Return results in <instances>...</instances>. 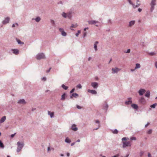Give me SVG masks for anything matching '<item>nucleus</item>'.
<instances>
[{
  "mask_svg": "<svg viewBox=\"0 0 157 157\" xmlns=\"http://www.w3.org/2000/svg\"><path fill=\"white\" fill-rule=\"evenodd\" d=\"M45 58V55L43 53H38L36 56V58L37 60L44 59Z\"/></svg>",
  "mask_w": 157,
  "mask_h": 157,
  "instance_id": "1",
  "label": "nucleus"
},
{
  "mask_svg": "<svg viewBox=\"0 0 157 157\" xmlns=\"http://www.w3.org/2000/svg\"><path fill=\"white\" fill-rule=\"evenodd\" d=\"M123 145V147L125 148L127 147H130L131 145L130 141H123L122 142Z\"/></svg>",
  "mask_w": 157,
  "mask_h": 157,
  "instance_id": "2",
  "label": "nucleus"
},
{
  "mask_svg": "<svg viewBox=\"0 0 157 157\" xmlns=\"http://www.w3.org/2000/svg\"><path fill=\"white\" fill-rule=\"evenodd\" d=\"M91 86L94 89H96L98 86V83L97 82H92L91 83Z\"/></svg>",
  "mask_w": 157,
  "mask_h": 157,
  "instance_id": "3",
  "label": "nucleus"
},
{
  "mask_svg": "<svg viewBox=\"0 0 157 157\" xmlns=\"http://www.w3.org/2000/svg\"><path fill=\"white\" fill-rule=\"evenodd\" d=\"M131 98H128L127 99L128 101H126L125 102V104L126 105H129L132 103Z\"/></svg>",
  "mask_w": 157,
  "mask_h": 157,
  "instance_id": "4",
  "label": "nucleus"
},
{
  "mask_svg": "<svg viewBox=\"0 0 157 157\" xmlns=\"http://www.w3.org/2000/svg\"><path fill=\"white\" fill-rule=\"evenodd\" d=\"M120 70V69L117 67L112 68V73L113 74L115 73H117Z\"/></svg>",
  "mask_w": 157,
  "mask_h": 157,
  "instance_id": "5",
  "label": "nucleus"
},
{
  "mask_svg": "<svg viewBox=\"0 0 157 157\" xmlns=\"http://www.w3.org/2000/svg\"><path fill=\"white\" fill-rule=\"evenodd\" d=\"M146 92V90L143 89H140L139 90L138 93L139 94L142 96Z\"/></svg>",
  "mask_w": 157,
  "mask_h": 157,
  "instance_id": "6",
  "label": "nucleus"
},
{
  "mask_svg": "<svg viewBox=\"0 0 157 157\" xmlns=\"http://www.w3.org/2000/svg\"><path fill=\"white\" fill-rule=\"evenodd\" d=\"M139 101L140 103L143 104H144L146 102L145 99L143 97L140 98L139 100Z\"/></svg>",
  "mask_w": 157,
  "mask_h": 157,
  "instance_id": "7",
  "label": "nucleus"
},
{
  "mask_svg": "<svg viewBox=\"0 0 157 157\" xmlns=\"http://www.w3.org/2000/svg\"><path fill=\"white\" fill-rule=\"evenodd\" d=\"M108 107V105L107 104L106 102H105V104L103 105L102 106L103 109L105 110V112H106L107 110Z\"/></svg>",
  "mask_w": 157,
  "mask_h": 157,
  "instance_id": "8",
  "label": "nucleus"
},
{
  "mask_svg": "<svg viewBox=\"0 0 157 157\" xmlns=\"http://www.w3.org/2000/svg\"><path fill=\"white\" fill-rule=\"evenodd\" d=\"M59 31L61 33L62 35L63 36H66L67 35V33L64 31V29L62 28L59 29Z\"/></svg>",
  "mask_w": 157,
  "mask_h": 157,
  "instance_id": "9",
  "label": "nucleus"
},
{
  "mask_svg": "<svg viewBox=\"0 0 157 157\" xmlns=\"http://www.w3.org/2000/svg\"><path fill=\"white\" fill-rule=\"evenodd\" d=\"M17 103L18 104H26V102L24 99H22L19 100L17 102Z\"/></svg>",
  "mask_w": 157,
  "mask_h": 157,
  "instance_id": "10",
  "label": "nucleus"
},
{
  "mask_svg": "<svg viewBox=\"0 0 157 157\" xmlns=\"http://www.w3.org/2000/svg\"><path fill=\"white\" fill-rule=\"evenodd\" d=\"M78 97V95L76 93H73L72 94L70 95V98L71 99H72L73 97L75 98H77Z\"/></svg>",
  "mask_w": 157,
  "mask_h": 157,
  "instance_id": "11",
  "label": "nucleus"
},
{
  "mask_svg": "<svg viewBox=\"0 0 157 157\" xmlns=\"http://www.w3.org/2000/svg\"><path fill=\"white\" fill-rule=\"evenodd\" d=\"M89 24L90 25H94L96 23H98V21L95 20L89 21H88Z\"/></svg>",
  "mask_w": 157,
  "mask_h": 157,
  "instance_id": "12",
  "label": "nucleus"
},
{
  "mask_svg": "<svg viewBox=\"0 0 157 157\" xmlns=\"http://www.w3.org/2000/svg\"><path fill=\"white\" fill-rule=\"evenodd\" d=\"M87 91L88 92L90 93L93 94H97V92L94 90H90L89 89Z\"/></svg>",
  "mask_w": 157,
  "mask_h": 157,
  "instance_id": "13",
  "label": "nucleus"
},
{
  "mask_svg": "<svg viewBox=\"0 0 157 157\" xmlns=\"http://www.w3.org/2000/svg\"><path fill=\"white\" fill-rule=\"evenodd\" d=\"M24 145V144L23 142H18L17 143V147H20L22 148Z\"/></svg>",
  "mask_w": 157,
  "mask_h": 157,
  "instance_id": "14",
  "label": "nucleus"
},
{
  "mask_svg": "<svg viewBox=\"0 0 157 157\" xmlns=\"http://www.w3.org/2000/svg\"><path fill=\"white\" fill-rule=\"evenodd\" d=\"M10 21V18L9 17H7L5 20L3 21L2 23L3 24H5L9 22Z\"/></svg>",
  "mask_w": 157,
  "mask_h": 157,
  "instance_id": "15",
  "label": "nucleus"
},
{
  "mask_svg": "<svg viewBox=\"0 0 157 157\" xmlns=\"http://www.w3.org/2000/svg\"><path fill=\"white\" fill-rule=\"evenodd\" d=\"M131 106L134 109L137 110L138 109V106L137 104H132L131 105Z\"/></svg>",
  "mask_w": 157,
  "mask_h": 157,
  "instance_id": "16",
  "label": "nucleus"
},
{
  "mask_svg": "<svg viewBox=\"0 0 157 157\" xmlns=\"http://www.w3.org/2000/svg\"><path fill=\"white\" fill-rule=\"evenodd\" d=\"M71 129L73 130L76 131L77 130L78 128L76 127V126L75 124H73L71 126Z\"/></svg>",
  "mask_w": 157,
  "mask_h": 157,
  "instance_id": "17",
  "label": "nucleus"
},
{
  "mask_svg": "<svg viewBox=\"0 0 157 157\" xmlns=\"http://www.w3.org/2000/svg\"><path fill=\"white\" fill-rule=\"evenodd\" d=\"M13 51V53L16 55H17L19 54V50L17 49H14L12 50Z\"/></svg>",
  "mask_w": 157,
  "mask_h": 157,
  "instance_id": "18",
  "label": "nucleus"
},
{
  "mask_svg": "<svg viewBox=\"0 0 157 157\" xmlns=\"http://www.w3.org/2000/svg\"><path fill=\"white\" fill-rule=\"evenodd\" d=\"M48 115H50L51 118H53L54 117V113L53 112H51L50 111H48Z\"/></svg>",
  "mask_w": 157,
  "mask_h": 157,
  "instance_id": "19",
  "label": "nucleus"
},
{
  "mask_svg": "<svg viewBox=\"0 0 157 157\" xmlns=\"http://www.w3.org/2000/svg\"><path fill=\"white\" fill-rule=\"evenodd\" d=\"M98 41H96L94 44V48L95 51H97L98 50L97 44L98 43Z\"/></svg>",
  "mask_w": 157,
  "mask_h": 157,
  "instance_id": "20",
  "label": "nucleus"
},
{
  "mask_svg": "<svg viewBox=\"0 0 157 157\" xmlns=\"http://www.w3.org/2000/svg\"><path fill=\"white\" fill-rule=\"evenodd\" d=\"M66 95V94L65 93H64L61 96V100L64 101L66 99L65 96Z\"/></svg>",
  "mask_w": 157,
  "mask_h": 157,
  "instance_id": "21",
  "label": "nucleus"
},
{
  "mask_svg": "<svg viewBox=\"0 0 157 157\" xmlns=\"http://www.w3.org/2000/svg\"><path fill=\"white\" fill-rule=\"evenodd\" d=\"M6 119V117L4 116L2 117L0 120V123L3 122Z\"/></svg>",
  "mask_w": 157,
  "mask_h": 157,
  "instance_id": "22",
  "label": "nucleus"
},
{
  "mask_svg": "<svg viewBox=\"0 0 157 157\" xmlns=\"http://www.w3.org/2000/svg\"><path fill=\"white\" fill-rule=\"evenodd\" d=\"M150 93L149 90L146 91V93L145 94V96L147 98H149L150 96Z\"/></svg>",
  "mask_w": 157,
  "mask_h": 157,
  "instance_id": "23",
  "label": "nucleus"
},
{
  "mask_svg": "<svg viewBox=\"0 0 157 157\" xmlns=\"http://www.w3.org/2000/svg\"><path fill=\"white\" fill-rule=\"evenodd\" d=\"M135 23V21H132L129 22L128 26L130 27L132 26V25H134Z\"/></svg>",
  "mask_w": 157,
  "mask_h": 157,
  "instance_id": "24",
  "label": "nucleus"
},
{
  "mask_svg": "<svg viewBox=\"0 0 157 157\" xmlns=\"http://www.w3.org/2000/svg\"><path fill=\"white\" fill-rule=\"evenodd\" d=\"M156 5V0H152L150 4L151 6H155Z\"/></svg>",
  "mask_w": 157,
  "mask_h": 157,
  "instance_id": "25",
  "label": "nucleus"
},
{
  "mask_svg": "<svg viewBox=\"0 0 157 157\" xmlns=\"http://www.w3.org/2000/svg\"><path fill=\"white\" fill-rule=\"evenodd\" d=\"M35 20L36 21V22H39L40 21L41 19H40V17H38L35 19H34V18L32 19V20Z\"/></svg>",
  "mask_w": 157,
  "mask_h": 157,
  "instance_id": "26",
  "label": "nucleus"
},
{
  "mask_svg": "<svg viewBox=\"0 0 157 157\" xmlns=\"http://www.w3.org/2000/svg\"><path fill=\"white\" fill-rule=\"evenodd\" d=\"M65 142L69 144L71 142V140L68 137L66 138L65 139Z\"/></svg>",
  "mask_w": 157,
  "mask_h": 157,
  "instance_id": "27",
  "label": "nucleus"
},
{
  "mask_svg": "<svg viewBox=\"0 0 157 157\" xmlns=\"http://www.w3.org/2000/svg\"><path fill=\"white\" fill-rule=\"evenodd\" d=\"M16 39L18 44H24V43L23 42H21L20 40L17 39V38H16Z\"/></svg>",
  "mask_w": 157,
  "mask_h": 157,
  "instance_id": "28",
  "label": "nucleus"
},
{
  "mask_svg": "<svg viewBox=\"0 0 157 157\" xmlns=\"http://www.w3.org/2000/svg\"><path fill=\"white\" fill-rule=\"evenodd\" d=\"M61 87L65 90H67L68 88V86H65L64 84H62Z\"/></svg>",
  "mask_w": 157,
  "mask_h": 157,
  "instance_id": "29",
  "label": "nucleus"
},
{
  "mask_svg": "<svg viewBox=\"0 0 157 157\" xmlns=\"http://www.w3.org/2000/svg\"><path fill=\"white\" fill-rule=\"evenodd\" d=\"M136 66L135 67V69H138L140 68V64L137 63L136 65Z\"/></svg>",
  "mask_w": 157,
  "mask_h": 157,
  "instance_id": "30",
  "label": "nucleus"
},
{
  "mask_svg": "<svg viewBox=\"0 0 157 157\" xmlns=\"http://www.w3.org/2000/svg\"><path fill=\"white\" fill-rule=\"evenodd\" d=\"M71 14V12H69L67 13V17L71 19L72 17Z\"/></svg>",
  "mask_w": 157,
  "mask_h": 157,
  "instance_id": "31",
  "label": "nucleus"
},
{
  "mask_svg": "<svg viewBox=\"0 0 157 157\" xmlns=\"http://www.w3.org/2000/svg\"><path fill=\"white\" fill-rule=\"evenodd\" d=\"M157 105V104L156 103H155L152 105H151L150 106L151 108L155 109Z\"/></svg>",
  "mask_w": 157,
  "mask_h": 157,
  "instance_id": "32",
  "label": "nucleus"
},
{
  "mask_svg": "<svg viewBox=\"0 0 157 157\" xmlns=\"http://www.w3.org/2000/svg\"><path fill=\"white\" fill-rule=\"evenodd\" d=\"M118 131L117 129H115L114 130H112V132L113 134H117L118 133Z\"/></svg>",
  "mask_w": 157,
  "mask_h": 157,
  "instance_id": "33",
  "label": "nucleus"
},
{
  "mask_svg": "<svg viewBox=\"0 0 157 157\" xmlns=\"http://www.w3.org/2000/svg\"><path fill=\"white\" fill-rule=\"evenodd\" d=\"M148 54L151 56H154L156 54V53L155 52H151L148 53Z\"/></svg>",
  "mask_w": 157,
  "mask_h": 157,
  "instance_id": "34",
  "label": "nucleus"
},
{
  "mask_svg": "<svg viewBox=\"0 0 157 157\" xmlns=\"http://www.w3.org/2000/svg\"><path fill=\"white\" fill-rule=\"evenodd\" d=\"M0 147L2 148L4 147V145L2 141L0 140Z\"/></svg>",
  "mask_w": 157,
  "mask_h": 157,
  "instance_id": "35",
  "label": "nucleus"
},
{
  "mask_svg": "<svg viewBox=\"0 0 157 157\" xmlns=\"http://www.w3.org/2000/svg\"><path fill=\"white\" fill-rule=\"evenodd\" d=\"M140 5V2L139 0L136 1V6L137 7H138Z\"/></svg>",
  "mask_w": 157,
  "mask_h": 157,
  "instance_id": "36",
  "label": "nucleus"
},
{
  "mask_svg": "<svg viewBox=\"0 0 157 157\" xmlns=\"http://www.w3.org/2000/svg\"><path fill=\"white\" fill-rule=\"evenodd\" d=\"M62 15L64 17L66 18L67 17V14L64 12H63L62 14Z\"/></svg>",
  "mask_w": 157,
  "mask_h": 157,
  "instance_id": "37",
  "label": "nucleus"
},
{
  "mask_svg": "<svg viewBox=\"0 0 157 157\" xmlns=\"http://www.w3.org/2000/svg\"><path fill=\"white\" fill-rule=\"evenodd\" d=\"M151 6V9H150V11L151 12H153V10L154 9H155V6Z\"/></svg>",
  "mask_w": 157,
  "mask_h": 157,
  "instance_id": "38",
  "label": "nucleus"
},
{
  "mask_svg": "<svg viewBox=\"0 0 157 157\" xmlns=\"http://www.w3.org/2000/svg\"><path fill=\"white\" fill-rule=\"evenodd\" d=\"M22 149V148L21 147H17V152H19Z\"/></svg>",
  "mask_w": 157,
  "mask_h": 157,
  "instance_id": "39",
  "label": "nucleus"
},
{
  "mask_svg": "<svg viewBox=\"0 0 157 157\" xmlns=\"http://www.w3.org/2000/svg\"><path fill=\"white\" fill-rule=\"evenodd\" d=\"M22 149V148L21 147H17V152H19Z\"/></svg>",
  "mask_w": 157,
  "mask_h": 157,
  "instance_id": "40",
  "label": "nucleus"
},
{
  "mask_svg": "<svg viewBox=\"0 0 157 157\" xmlns=\"http://www.w3.org/2000/svg\"><path fill=\"white\" fill-rule=\"evenodd\" d=\"M22 149V148L21 147H17V152H19Z\"/></svg>",
  "mask_w": 157,
  "mask_h": 157,
  "instance_id": "41",
  "label": "nucleus"
},
{
  "mask_svg": "<svg viewBox=\"0 0 157 157\" xmlns=\"http://www.w3.org/2000/svg\"><path fill=\"white\" fill-rule=\"evenodd\" d=\"M77 26L78 25L77 24H75V25H74L73 24H72L71 28H76Z\"/></svg>",
  "mask_w": 157,
  "mask_h": 157,
  "instance_id": "42",
  "label": "nucleus"
},
{
  "mask_svg": "<svg viewBox=\"0 0 157 157\" xmlns=\"http://www.w3.org/2000/svg\"><path fill=\"white\" fill-rule=\"evenodd\" d=\"M51 23L52 24L53 26L55 25V23L54 21L53 20H51L50 21Z\"/></svg>",
  "mask_w": 157,
  "mask_h": 157,
  "instance_id": "43",
  "label": "nucleus"
},
{
  "mask_svg": "<svg viewBox=\"0 0 157 157\" xmlns=\"http://www.w3.org/2000/svg\"><path fill=\"white\" fill-rule=\"evenodd\" d=\"M152 132V129H150L147 132V133L148 134H151Z\"/></svg>",
  "mask_w": 157,
  "mask_h": 157,
  "instance_id": "44",
  "label": "nucleus"
},
{
  "mask_svg": "<svg viewBox=\"0 0 157 157\" xmlns=\"http://www.w3.org/2000/svg\"><path fill=\"white\" fill-rule=\"evenodd\" d=\"M76 87L79 89H81L82 86L80 84H79L77 85Z\"/></svg>",
  "mask_w": 157,
  "mask_h": 157,
  "instance_id": "45",
  "label": "nucleus"
},
{
  "mask_svg": "<svg viewBox=\"0 0 157 157\" xmlns=\"http://www.w3.org/2000/svg\"><path fill=\"white\" fill-rule=\"evenodd\" d=\"M81 33V31L80 30H78V32L76 33L75 34V35L77 37H78V35H79V34L80 33Z\"/></svg>",
  "mask_w": 157,
  "mask_h": 157,
  "instance_id": "46",
  "label": "nucleus"
},
{
  "mask_svg": "<svg viewBox=\"0 0 157 157\" xmlns=\"http://www.w3.org/2000/svg\"><path fill=\"white\" fill-rule=\"evenodd\" d=\"M130 140H136V138L135 137H132L130 138Z\"/></svg>",
  "mask_w": 157,
  "mask_h": 157,
  "instance_id": "47",
  "label": "nucleus"
},
{
  "mask_svg": "<svg viewBox=\"0 0 157 157\" xmlns=\"http://www.w3.org/2000/svg\"><path fill=\"white\" fill-rule=\"evenodd\" d=\"M144 153V152L143 151H141L140 152V157H141L143 155Z\"/></svg>",
  "mask_w": 157,
  "mask_h": 157,
  "instance_id": "48",
  "label": "nucleus"
},
{
  "mask_svg": "<svg viewBox=\"0 0 157 157\" xmlns=\"http://www.w3.org/2000/svg\"><path fill=\"white\" fill-rule=\"evenodd\" d=\"M128 139V138L127 137H123L122 139V141L124 140H127Z\"/></svg>",
  "mask_w": 157,
  "mask_h": 157,
  "instance_id": "49",
  "label": "nucleus"
},
{
  "mask_svg": "<svg viewBox=\"0 0 157 157\" xmlns=\"http://www.w3.org/2000/svg\"><path fill=\"white\" fill-rule=\"evenodd\" d=\"M132 6H133V7L134 9H135V8L137 7L136 6V5H135L133 3L132 4Z\"/></svg>",
  "mask_w": 157,
  "mask_h": 157,
  "instance_id": "50",
  "label": "nucleus"
},
{
  "mask_svg": "<svg viewBox=\"0 0 157 157\" xmlns=\"http://www.w3.org/2000/svg\"><path fill=\"white\" fill-rule=\"evenodd\" d=\"M75 90V88H73L70 91V94L72 93Z\"/></svg>",
  "mask_w": 157,
  "mask_h": 157,
  "instance_id": "51",
  "label": "nucleus"
},
{
  "mask_svg": "<svg viewBox=\"0 0 157 157\" xmlns=\"http://www.w3.org/2000/svg\"><path fill=\"white\" fill-rule=\"evenodd\" d=\"M130 52V49H128L126 52H124L126 53H129Z\"/></svg>",
  "mask_w": 157,
  "mask_h": 157,
  "instance_id": "52",
  "label": "nucleus"
},
{
  "mask_svg": "<svg viewBox=\"0 0 157 157\" xmlns=\"http://www.w3.org/2000/svg\"><path fill=\"white\" fill-rule=\"evenodd\" d=\"M76 107L78 109H82V107L78 105H76Z\"/></svg>",
  "mask_w": 157,
  "mask_h": 157,
  "instance_id": "53",
  "label": "nucleus"
},
{
  "mask_svg": "<svg viewBox=\"0 0 157 157\" xmlns=\"http://www.w3.org/2000/svg\"><path fill=\"white\" fill-rule=\"evenodd\" d=\"M16 134V133H15L14 134L11 135L10 136L12 138H13Z\"/></svg>",
  "mask_w": 157,
  "mask_h": 157,
  "instance_id": "54",
  "label": "nucleus"
},
{
  "mask_svg": "<svg viewBox=\"0 0 157 157\" xmlns=\"http://www.w3.org/2000/svg\"><path fill=\"white\" fill-rule=\"evenodd\" d=\"M128 2L129 3V4H131V5L133 3H132L131 1L130 0H127Z\"/></svg>",
  "mask_w": 157,
  "mask_h": 157,
  "instance_id": "55",
  "label": "nucleus"
},
{
  "mask_svg": "<svg viewBox=\"0 0 157 157\" xmlns=\"http://www.w3.org/2000/svg\"><path fill=\"white\" fill-rule=\"evenodd\" d=\"M95 122L96 123H98L99 124L98 126H99V127H100V124H99L100 121H99L97 120Z\"/></svg>",
  "mask_w": 157,
  "mask_h": 157,
  "instance_id": "56",
  "label": "nucleus"
},
{
  "mask_svg": "<svg viewBox=\"0 0 157 157\" xmlns=\"http://www.w3.org/2000/svg\"><path fill=\"white\" fill-rule=\"evenodd\" d=\"M86 35V32H85L83 33V37H85Z\"/></svg>",
  "mask_w": 157,
  "mask_h": 157,
  "instance_id": "57",
  "label": "nucleus"
},
{
  "mask_svg": "<svg viewBox=\"0 0 157 157\" xmlns=\"http://www.w3.org/2000/svg\"><path fill=\"white\" fill-rule=\"evenodd\" d=\"M51 150V148H50V147H48V149H47V151L48 152H49V151L50 150Z\"/></svg>",
  "mask_w": 157,
  "mask_h": 157,
  "instance_id": "58",
  "label": "nucleus"
},
{
  "mask_svg": "<svg viewBox=\"0 0 157 157\" xmlns=\"http://www.w3.org/2000/svg\"><path fill=\"white\" fill-rule=\"evenodd\" d=\"M51 69V67H50L49 68V69L48 70H47L46 71V72L47 73H48L50 72V70Z\"/></svg>",
  "mask_w": 157,
  "mask_h": 157,
  "instance_id": "59",
  "label": "nucleus"
},
{
  "mask_svg": "<svg viewBox=\"0 0 157 157\" xmlns=\"http://www.w3.org/2000/svg\"><path fill=\"white\" fill-rule=\"evenodd\" d=\"M148 157H152L151 155V154L149 153H148Z\"/></svg>",
  "mask_w": 157,
  "mask_h": 157,
  "instance_id": "60",
  "label": "nucleus"
},
{
  "mask_svg": "<svg viewBox=\"0 0 157 157\" xmlns=\"http://www.w3.org/2000/svg\"><path fill=\"white\" fill-rule=\"evenodd\" d=\"M142 10V9H140V8H139L138 9V11L139 12H141V11Z\"/></svg>",
  "mask_w": 157,
  "mask_h": 157,
  "instance_id": "61",
  "label": "nucleus"
},
{
  "mask_svg": "<svg viewBox=\"0 0 157 157\" xmlns=\"http://www.w3.org/2000/svg\"><path fill=\"white\" fill-rule=\"evenodd\" d=\"M155 66L156 68L157 69V62H156L155 63Z\"/></svg>",
  "mask_w": 157,
  "mask_h": 157,
  "instance_id": "62",
  "label": "nucleus"
},
{
  "mask_svg": "<svg viewBox=\"0 0 157 157\" xmlns=\"http://www.w3.org/2000/svg\"><path fill=\"white\" fill-rule=\"evenodd\" d=\"M149 124V123L147 122V123L145 125V127H147Z\"/></svg>",
  "mask_w": 157,
  "mask_h": 157,
  "instance_id": "63",
  "label": "nucleus"
},
{
  "mask_svg": "<svg viewBox=\"0 0 157 157\" xmlns=\"http://www.w3.org/2000/svg\"><path fill=\"white\" fill-rule=\"evenodd\" d=\"M108 22L110 23V24H111L112 23V21H111V20L110 19H109L108 20Z\"/></svg>",
  "mask_w": 157,
  "mask_h": 157,
  "instance_id": "64",
  "label": "nucleus"
}]
</instances>
